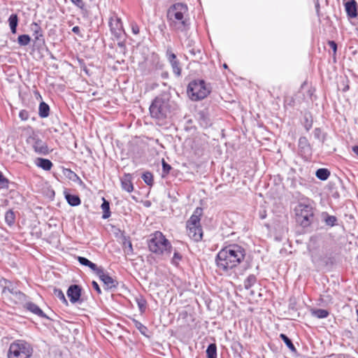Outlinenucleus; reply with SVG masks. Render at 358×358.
<instances>
[{
	"label": "nucleus",
	"mask_w": 358,
	"mask_h": 358,
	"mask_svg": "<svg viewBox=\"0 0 358 358\" xmlns=\"http://www.w3.org/2000/svg\"><path fill=\"white\" fill-rule=\"evenodd\" d=\"M245 256V250L242 246L237 244L229 245L217 253L215 258L216 265L222 273L229 274L243 261Z\"/></svg>",
	"instance_id": "1"
},
{
	"label": "nucleus",
	"mask_w": 358,
	"mask_h": 358,
	"mask_svg": "<svg viewBox=\"0 0 358 358\" xmlns=\"http://www.w3.org/2000/svg\"><path fill=\"white\" fill-rule=\"evenodd\" d=\"M149 109L151 117L155 119L158 124H162L166 120L172 116L176 110V105L171 101L169 94H163L152 101Z\"/></svg>",
	"instance_id": "2"
},
{
	"label": "nucleus",
	"mask_w": 358,
	"mask_h": 358,
	"mask_svg": "<svg viewBox=\"0 0 358 358\" xmlns=\"http://www.w3.org/2000/svg\"><path fill=\"white\" fill-rule=\"evenodd\" d=\"M187 12L188 8L185 3H177L172 5L167 11V19L170 26L181 31L187 29L189 22L185 17Z\"/></svg>",
	"instance_id": "3"
},
{
	"label": "nucleus",
	"mask_w": 358,
	"mask_h": 358,
	"mask_svg": "<svg viewBox=\"0 0 358 358\" xmlns=\"http://www.w3.org/2000/svg\"><path fill=\"white\" fill-rule=\"evenodd\" d=\"M148 245L150 251L156 255H170L171 252L172 245L170 241L159 231L150 235Z\"/></svg>",
	"instance_id": "4"
},
{
	"label": "nucleus",
	"mask_w": 358,
	"mask_h": 358,
	"mask_svg": "<svg viewBox=\"0 0 358 358\" xmlns=\"http://www.w3.org/2000/svg\"><path fill=\"white\" fill-rule=\"evenodd\" d=\"M202 213L203 209L197 207L186 222L187 234L195 242L201 241L203 237V230L201 226Z\"/></svg>",
	"instance_id": "5"
},
{
	"label": "nucleus",
	"mask_w": 358,
	"mask_h": 358,
	"mask_svg": "<svg viewBox=\"0 0 358 358\" xmlns=\"http://www.w3.org/2000/svg\"><path fill=\"white\" fill-rule=\"evenodd\" d=\"M296 222L303 227H309L313 221L314 209L311 205L300 202L294 208Z\"/></svg>",
	"instance_id": "6"
},
{
	"label": "nucleus",
	"mask_w": 358,
	"mask_h": 358,
	"mask_svg": "<svg viewBox=\"0 0 358 358\" xmlns=\"http://www.w3.org/2000/svg\"><path fill=\"white\" fill-rule=\"evenodd\" d=\"M210 92V87L207 86L203 80H192L187 87L188 95L193 101L201 100L206 98Z\"/></svg>",
	"instance_id": "7"
},
{
	"label": "nucleus",
	"mask_w": 358,
	"mask_h": 358,
	"mask_svg": "<svg viewBox=\"0 0 358 358\" xmlns=\"http://www.w3.org/2000/svg\"><path fill=\"white\" fill-rule=\"evenodd\" d=\"M32 348L23 341H17L10 344L8 357V358H29L32 355Z\"/></svg>",
	"instance_id": "8"
},
{
	"label": "nucleus",
	"mask_w": 358,
	"mask_h": 358,
	"mask_svg": "<svg viewBox=\"0 0 358 358\" xmlns=\"http://www.w3.org/2000/svg\"><path fill=\"white\" fill-rule=\"evenodd\" d=\"M166 57L171 66L172 71L176 76L180 77L181 76L182 68L179 59L177 56L173 53L171 48H168L166 52Z\"/></svg>",
	"instance_id": "9"
},
{
	"label": "nucleus",
	"mask_w": 358,
	"mask_h": 358,
	"mask_svg": "<svg viewBox=\"0 0 358 358\" xmlns=\"http://www.w3.org/2000/svg\"><path fill=\"white\" fill-rule=\"evenodd\" d=\"M96 275L103 282L107 289H115L118 286V282L106 273L103 268L96 272Z\"/></svg>",
	"instance_id": "10"
},
{
	"label": "nucleus",
	"mask_w": 358,
	"mask_h": 358,
	"mask_svg": "<svg viewBox=\"0 0 358 358\" xmlns=\"http://www.w3.org/2000/svg\"><path fill=\"white\" fill-rule=\"evenodd\" d=\"M67 296L72 303L80 301L81 296V288L78 285H71L67 290Z\"/></svg>",
	"instance_id": "11"
},
{
	"label": "nucleus",
	"mask_w": 358,
	"mask_h": 358,
	"mask_svg": "<svg viewBox=\"0 0 358 358\" xmlns=\"http://www.w3.org/2000/svg\"><path fill=\"white\" fill-rule=\"evenodd\" d=\"M344 6L348 18H355L357 16L358 5L355 0H348L344 3Z\"/></svg>",
	"instance_id": "12"
},
{
	"label": "nucleus",
	"mask_w": 358,
	"mask_h": 358,
	"mask_svg": "<svg viewBox=\"0 0 358 358\" xmlns=\"http://www.w3.org/2000/svg\"><path fill=\"white\" fill-rule=\"evenodd\" d=\"M109 26L112 34L116 37H120L123 31L121 20L118 17L111 18L109 22Z\"/></svg>",
	"instance_id": "13"
},
{
	"label": "nucleus",
	"mask_w": 358,
	"mask_h": 358,
	"mask_svg": "<svg viewBox=\"0 0 358 358\" xmlns=\"http://www.w3.org/2000/svg\"><path fill=\"white\" fill-rule=\"evenodd\" d=\"M23 307L33 314L38 316L39 317L49 319V317L43 313V311L33 302H26L23 305Z\"/></svg>",
	"instance_id": "14"
},
{
	"label": "nucleus",
	"mask_w": 358,
	"mask_h": 358,
	"mask_svg": "<svg viewBox=\"0 0 358 358\" xmlns=\"http://www.w3.org/2000/svg\"><path fill=\"white\" fill-rule=\"evenodd\" d=\"M33 148L34 151L38 154L46 155L49 153V149L47 144L39 138L35 140Z\"/></svg>",
	"instance_id": "15"
},
{
	"label": "nucleus",
	"mask_w": 358,
	"mask_h": 358,
	"mask_svg": "<svg viewBox=\"0 0 358 358\" xmlns=\"http://www.w3.org/2000/svg\"><path fill=\"white\" fill-rule=\"evenodd\" d=\"M299 148L304 155H310L311 154V148L310 143L306 137L302 136L299 139Z\"/></svg>",
	"instance_id": "16"
},
{
	"label": "nucleus",
	"mask_w": 358,
	"mask_h": 358,
	"mask_svg": "<svg viewBox=\"0 0 358 358\" xmlns=\"http://www.w3.org/2000/svg\"><path fill=\"white\" fill-rule=\"evenodd\" d=\"M122 188L127 192H131L134 190V186L131 182V176L126 173L121 179Z\"/></svg>",
	"instance_id": "17"
},
{
	"label": "nucleus",
	"mask_w": 358,
	"mask_h": 358,
	"mask_svg": "<svg viewBox=\"0 0 358 358\" xmlns=\"http://www.w3.org/2000/svg\"><path fill=\"white\" fill-rule=\"evenodd\" d=\"M77 259L78 262L83 265L88 266L92 271H93L96 275V272L101 268V267H98L96 264L90 261L88 259L84 257H78Z\"/></svg>",
	"instance_id": "18"
},
{
	"label": "nucleus",
	"mask_w": 358,
	"mask_h": 358,
	"mask_svg": "<svg viewBox=\"0 0 358 358\" xmlns=\"http://www.w3.org/2000/svg\"><path fill=\"white\" fill-rule=\"evenodd\" d=\"M0 283L1 285L3 286V293L8 292L11 294L14 295L15 292L17 291L15 286L13 285V283L6 279H2L0 281Z\"/></svg>",
	"instance_id": "19"
},
{
	"label": "nucleus",
	"mask_w": 358,
	"mask_h": 358,
	"mask_svg": "<svg viewBox=\"0 0 358 358\" xmlns=\"http://www.w3.org/2000/svg\"><path fill=\"white\" fill-rule=\"evenodd\" d=\"M36 164L37 166L45 171H50L53 166L50 160L44 158H37L36 160Z\"/></svg>",
	"instance_id": "20"
},
{
	"label": "nucleus",
	"mask_w": 358,
	"mask_h": 358,
	"mask_svg": "<svg viewBox=\"0 0 358 358\" xmlns=\"http://www.w3.org/2000/svg\"><path fill=\"white\" fill-rule=\"evenodd\" d=\"M322 217L326 225L332 227L337 224L338 220L336 216L330 215L327 212H324L322 214Z\"/></svg>",
	"instance_id": "21"
},
{
	"label": "nucleus",
	"mask_w": 358,
	"mask_h": 358,
	"mask_svg": "<svg viewBox=\"0 0 358 358\" xmlns=\"http://www.w3.org/2000/svg\"><path fill=\"white\" fill-rule=\"evenodd\" d=\"M198 120L203 127H207L211 124L210 118L204 111H200L198 113Z\"/></svg>",
	"instance_id": "22"
},
{
	"label": "nucleus",
	"mask_w": 358,
	"mask_h": 358,
	"mask_svg": "<svg viewBox=\"0 0 358 358\" xmlns=\"http://www.w3.org/2000/svg\"><path fill=\"white\" fill-rule=\"evenodd\" d=\"M50 113V106L44 101H41L38 107V115L42 118L48 117Z\"/></svg>",
	"instance_id": "23"
},
{
	"label": "nucleus",
	"mask_w": 358,
	"mask_h": 358,
	"mask_svg": "<svg viewBox=\"0 0 358 358\" xmlns=\"http://www.w3.org/2000/svg\"><path fill=\"white\" fill-rule=\"evenodd\" d=\"M65 198L68 203L71 206H77L81 203L80 199L78 195L66 194Z\"/></svg>",
	"instance_id": "24"
},
{
	"label": "nucleus",
	"mask_w": 358,
	"mask_h": 358,
	"mask_svg": "<svg viewBox=\"0 0 358 358\" xmlns=\"http://www.w3.org/2000/svg\"><path fill=\"white\" fill-rule=\"evenodd\" d=\"M8 23L10 31L13 34L16 33L18 24V17L17 14H11L8 18Z\"/></svg>",
	"instance_id": "25"
},
{
	"label": "nucleus",
	"mask_w": 358,
	"mask_h": 358,
	"mask_svg": "<svg viewBox=\"0 0 358 358\" xmlns=\"http://www.w3.org/2000/svg\"><path fill=\"white\" fill-rule=\"evenodd\" d=\"M103 203L101 206V208L103 210V215L102 218L103 219H108L110 216V203L107 200H106L104 198H102Z\"/></svg>",
	"instance_id": "26"
},
{
	"label": "nucleus",
	"mask_w": 358,
	"mask_h": 358,
	"mask_svg": "<svg viewBox=\"0 0 358 358\" xmlns=\"http://www.w3.org/2000/svg\"><path fill=\"white\" fill-rule=\"evenodd\" d=\"M311 315L318 319H323L327 317L329 315V313L325 309H312Z\"/></svg>",
	"instance_id": "27"
},
{
	"label": "nucleus",
	"mask_w": 358,
	"mask_h": 358,
	"mask_svg": "<svg viewBox=\"0 0 358 358\" xmlns=\"http://www.w3.org/2000/svg\"><path fill=\"white\" fill-rule=\"evenodd\" d=\"M64 174L67 178L73 182H78L80 183L82 182V180L80 178V177L75 172H73L69 169L64 170Z\"/></svg>",
	"instance_id": "28"
},
{
	"label": "nucleus",
	"mask_w": 358,
	"mask_h": 358,
	"mask_svg": "<svg viewBox=\"0 0 358 358\" xmlns=\"http://www.w3.org/2000/svg\"><path fill=\"white\" fill-rule=\"evenodd\" d=\"M316 177L321 180H326L330 176V172L327 169H319L315 173Z\"/></svg>",
	"instance_id": "29"
},
{
	"label": "nucleus",
	"mask_w": 358,
	"mask_h": 358,
	"mask_svg": "<svg viewBox=\"0 0 358 358\" xmlns=\"http://www.w3.org/2000/svg\"><path fill=\"white\" fill-rule=\"evenodd\" d=\"M135 300L138 305L140 312L141 313H144L146 310V306H147L146 300L141 295L136 297Z\"/></svg>",
	"instance_id": "30"
},
{
	"label": "nucleus",
	"mask_w": 358,
	"mask_h": 358,
	"mask_svg": "<svg viewBox=\"0 0 358 358\" xmlns=\"http://www.w3.org/2000/svg\"><path fill=\"white\" fill-rule=\"evenodd\" d=\"M207 358H217V346L215 343H210L206 349Z\"/></svg>",
	"instance_id": "31"
},
{
	"label": "nucleus",
	"mask_w": 358,
	"mask_h": 358,
	"mask_svg": "<svg viewBox=\"0 0 358 358\" xmlns=\"http://www.w3.org/2000/svg\"><path fill=\"white\" fill-rule=\"evenodd\" d=\"M31 30L34 31V36H35V40L38 41L40 39V37L43 36L42 31L40 26L36 22H33L31 24Z\"/></svg>",
	"instance_id": "32"
},
{
	"label": "nucleus",
	"mask_w": 358,
	"mask_h": 358,
	"mask_svg": "<svg viewBox=\"0 0 358 358\" xmlns=\"http://www.w3.org/2000/svg\"><path fill=\"white\" fill-rule=\"evenodd\" d=\"M5 221L9 226H12L14 224L15 221V215L12 210H9L6 213Z\"/></svg>",
	"instance_id": "33"
},
{
	"label": "nucleus",
	"mask_w": 358,
	"mask_h": 358,
	"mask_svg": "<svg viewBox=\"0 0 358 358\" xmlns=\"http://www.w3.org/2000/svg\"><path fill=\"white\" fill-rule=\"evenodd\" d=\"M257 282V278L255 275H250L244 281V287L245 289H249Z\"/></svg>",
	"instance_id": "34"
},
{
	"label": "nucleus",
	"mask_w": 358,
	"mask_h": 358,
	"mask_svg": "<svg viewBox=\"0 0 358 358\" xmlns=\"http://www.w3.org/2000/svg\"><path fill=\"white\" fill-rule=\"evenodd\" d=\"M141 178L146 185L149 186H152L153 185V175L151 172L146 171L143 173Z\"/></svg>",
	"instance_id": "35"
},
{
	"label": "nucleus",
	"mask_w": 358,
	"mask_h": 358,
	"mask_svg": "<svg viewBox=\"0 0 358 358\" xmlns=\"http://www.w3.org/2000/svg\"><path fill=\"white\" fill-rule=\"evenodd\" d=\"M280 338L284 341L287 347L292 352L296 351V348L292 341L284 334H280Z\"/></svg>",
	"instance_id": "36"
},
{
	"label": "nucleus",
	"mask_w": 358,
	"mask_h": 358,
	"mask_svg": "<svg viewBox=\"0 0 358 358\" xmlns=\"http://www.w3.org/2000/svg\"><path fill=\"white\" fill-rule=\"evenodd\" d=\"M31 41V38L27 34L20 35L17 38V43L22 46L27 45Z\"/></svg>",
	"instance_id": "37"
},
{
	"label": "nucleus",
	"mask_w": 358,
	"mask_h": 358,
	"mask_svg": "<svg viewBox=\"0 0 358 358\" xmlns=\"http://www.w3.org/2000/svg\"><path fill=\"white\" fill-rule=\"evenodd\" d=\"M71 1L77 7L80 8L83 14H86L87 13L85 3L83 0H71Z\"/></svg>",
	"instance_id": "38"
},
{
	"label": "nucleus",
	"mask_w": 358,
	"mask_h": 358,
	"mask_svg": "<svg viewBox=\"0 0 358 358\" xmlns=\"http://www.w3.org/2000/svg\"><path fill=\"white\" fill-rule=\"evenodd\" d=\"M54 292H55V294L56 295V296L57 298H59L64 303H65L66 305L68 304V301L66 299L64 294L63 293V292L61 289H55Z\"/></svg>",
	"instance_id": "39"
},
{
	"label": "nucleus",
	"mask_w": 358,
	"mask_h": 358,
	"mask_svg": "<svg viewBox=\"0 0 358 358\" xmlns=\"http://www.w3.org/2000/svg\"><path fill=\"white\" fill-rule=\"evenodd\" d=\"M19 303H22L26 300V295L20 291H17L13 295Z\"/></svg>",
	"instance_id": "40"
},
{
	"label": "nucleus",
	"mask_w": 358,
	"mask_h": 358,
	"mask_svg": "<svg viewBox=\"0 0 358 358\" xmlns=\"http://www.w3.org/2000/svg\"><path fill=\"white\" fill-rule=\"evenodd\" d=\"M171 169V165L166 163L164 159H162V171H163V177L164 175H167Z\"/></svg>",
	"instance_id": "41"
},
{
	"label": "nucleus",
	"mask_w": 358,
	"mask_h": 358,
	"mask_svg": "<svg viewBox=\"0 0 358 358\" xmlns=\"http://www.w3.org/2000/svg\"><path fill=\"white\" fill-rule=\"evenodd\" d=\"M181 255L178 252L175 251L173 253V257L172 258L171 262L172 264L176 265L178 264V262L181 260Z\"/></svg>",
	"instance_id": "42"
},
{
	"label": "nucleus",
	"mask_w": 358,
	"mask_h": 358,
	"mask_svg": "<svg viewBox=\"0 0 358 358\" xmlns=\"http://www.w3.org/2000/svg\"><path fill=\"white\" fill-rule=\"evenodd\" d=\"M29 112L27 111L26 110H22L20 111L19 117L22 120H23V121L27 120L29 118Z\"/></svg>",
	"instance_id": "43"
},
{
	"label": "nucleus",
	"mask_w": 358,
	"mask_h": 358,
	"mask_svg": "<svg viewBox=\"0 0 358 358\" xmlns=\"http://www.w3.org/2000/svg\"><path fill=\"white\" fill-rule=\"evenodd\" d=\"M8 180L3 177L2 173L0 172V187H6L8 186Z\"/></svg>",
	"instance_id": "44"
},
{
	"label": "nucleus",
	"mask_w": 358,
	"mask_h": 358,
	"mask_svg": "<svg viewBox=\"0 0 358 358\" xmlns=\"http://www.w3.org/2000/svg\"><path fill=\"white\" fill-rule=\"evenodd\" d=\"M328 45L333 50L334 53L336 54V50H337V44H336V43L335 41H328Z\"/></svg>",
	"instance_id": "45"
},
{
	"label": "nucleus",
	"mask_w": 358,
	"mask_h": 358,
	"mask_svg": "<svg viewBox=\"0 0 358 358\" xmlns=\"http://www.w3.org/2000/svg\"><path fill=\"white\" fill-rule=\"evenodd\" d=\"M118 47L120 48V52L123 53V55L126 54V45L123 42H119L117 43Z\"/></svg>",
	"instance_id": "46"
},
{
	"label": "nucleus",
	"mask_w": 358,
	"mask_h": 358,
	"mask_svg": "<svg viewBox=\"0 0 358 358\" xmlns=\"http://www.w3.org/2000/svg\"><path fill=\"white\" fill-rule=\"evenodd\" d=\"M322 135V131L320 128H315L314 130V136L317 139H320Z\"/></svg>",
	"instance_id": "47"
},
{
	"label": "nucleus",
	"mask_w": 358,
	"mask_h": 358,
	"mask_svg": "<svg viewBox=\"0 0 358 358\" xmlns=\"http://www.w3.org/2000/svg\"><path fill=\"white\" fill-rule=\"evenodd\" d=\"M92 285L93 288L99 294H101V290L99 287V285L96 281H92Z\"/></svg>",
	"instance_id": "48"
},
{
	"label": "nucleus",
	"mask_w": 358,
	"mask_h": 358,
	"mask_svg": "<svg viewBox=\"0 0 358 358\" xmlns=\"http://www.w3.org/2000/svg\"><path fill=\"white\" fill-rule=\"evenodd\" d=\"M189 53H190L192 56H194V57H196L197 54H199V55H200V54H201V51H200V50H199V49H198V50H195L194 48H192V49L189 50Z\"/></svg>",
	"instance_id": "49"
},
{
	"label": "nucleus",
	"mask_w": 358,
	"mask_h": 358,
	"mask_svg": "<svg viewBox=\"0 0 358 358\" xmlns=\"http://www.w3.org/2000/svg\"><path fill=\"white\" fill-rule=\"evenodd\" d=\"M136 327L143 332V329H146V327L142 324L141 322H136Z\"/></svg>",
	"instance_id": "50"
},
{
	"label": "nucleus",
	"mask_w": 358,
	"mask_h": 358,
	"mask_svg": "<svg viewBox=\"0 0 358 358\" xmlns=\"http://www.w3.org/2000/svg\"><path fill=\"white\" fill-rule=\"evenodd\" d=\"M72 31L77 35H80V27L78 26L73 27L72 29Z\"/></svg>",
	"instance_id": "51"
},
{
	"label": "nucleus",
	"mask_w": 358,
	"mask_h": 358,
	"mask_svg": "<svg viewBox=\"0 0 358 358\" xmlns=\"http://www.w3.org/2000/svg\"><path fill=\"white\" fill-rule=\"evenodd\" d=\"M132 32L135 34L139 33V28L137 25L132 26Z\"/></svg>",
	"instance_id": "52"
},
{
	"label": "nucleus",
	"mask_w": 358,
	"mask_h": 358,
	"mask_svg": "<svg viewBox=\"0 0 358 358\" xmlns=\"http://www.w3.org/2000/svg\"><path fill=\"white\" fill-rule=\"evenodd\" d=\"M161 76L164 79H167L169 78V73L166 72H166H163V73H162Z\"/></svg>",
	"instance_id": "53"
},
{
	"label": "nucleus",
	"mask_w": 358,
	"mask_h": 358,
	"mask_svg": "<svg viewBox=\"0 0 358 358\" xmlns=\"http://www.w3.org/2000/svg\"><path fill=\"white\" fill-rule=\"evenodd\" d=\"M312 127V123L311 122H308L305 124V128L306 129V131H309L310 129V128Z\"/></svg>",
	"instance_id": "54"
},
{
	"label": "nucleus",
	"mask_w": 358,
	"mask_h": 358,
	"mask_svg": "<svg viewBox=\"0 0 358 358\" xmlns=\"http://www.w3.org/2000/svg\"><path fill=\"white\" fill-rule=\"evenodd\" d=\"M35 96L37 99H42V96L38 91L35 92Z\"/></svg>",
	"instance_id": "55"
},
{
	"label": "nucleus",
	"mask_w": 358,
	"mask_h": 358,
	"mask_svg": "<svg viewBox=\"0 0 358 358\" xmlns=\"http://www.w3.org/2000/svg\"><path fill=\"white\" fill-rule=\"evenodd\" d=\"M352 151L358 156V145L353 146Z\"/></svg>",
	"instance_id": "56"
},
{
	"label": "nucleus",
	"mask_w": 358,
	"mask_h": 358,
	"mask_svg": "<svg viewBox=\"0 0 358 358\" xmlns=\"http://www.w3.org/2000/svg\"><path fill=\"white\" fill-rule=\"evenodd\" d=\"M266 216V212L260 213L259 217L262 220L264 219Z\"/></svg>",
	"instance_id": "57"
},
{
	"label": "nucleus",
	"mask_w": 358,
	"mask_h": 358,
	"mask_svg": "<svg viewBox=\"0 0 358 358\" xmlns=\"http://www.w3.org/2000/svg\"><path fill=\"white\" fill-rule=\"evenodd\" d=\"M128 248H129V249L132 250V244L130 241L128 242Z\"/></svg>",
	"instance_id": "58"
},
{
	"label": "nucleus",
	"mask_w": 358,
	"mask_h": 358,
	"mask_svg": "<svg viewBox=\"0 0 358 358\" xmlns=\"http://www.w3.org/2000/svg\"><path fill=\"white\" fill-rule=\"evenodd\" d=\"M356 312H357V322H358V303H357V305L356 306Z\"/></svg>",
	"instance_id": "59"
},
{
	"label": "nucleus",
	"mask_w": 358,
	"mask_h": 358,
	"mask_svg": "<svg viewBox=\"0 0 358 358\" xmlns=\"http://www.w3.org/2000/svg\"><path fill=\"white\" fill-rule=\"evenodd\" d=\"M223 66H224V68H225V69H227V68H228V66H227V65L226 64H224Z\"/></svg>",
	"instance_id": "60"
},
{
	"label": "nucleus",
	"mask_w": 358,
	"mask_h": 358,
	"mask_svg": "<svg viewBox=\"0 0 358 358\" xmlns=\"http://www.w3.org/2000/svg\"><path fill=\"white\" fill-rule=\"evenodd\" d=\"M257 358H259V357H257Z\"/></svg>",
	"instance_id": "61"
}]
</instances>
